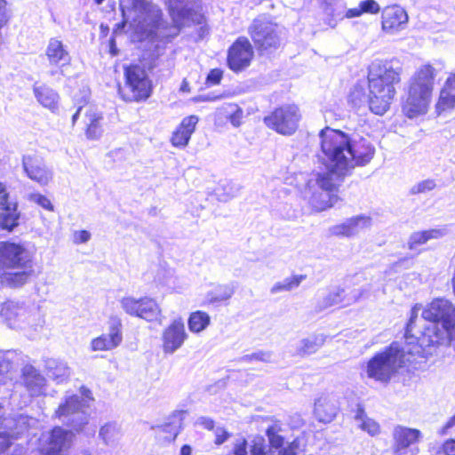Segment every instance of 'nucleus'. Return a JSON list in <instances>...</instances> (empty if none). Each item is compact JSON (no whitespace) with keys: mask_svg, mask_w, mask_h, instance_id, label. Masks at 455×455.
I'll return each mask as SVG.
<instances>
[{"mask_svg":"<svg viewBox=\"0 0 455 455\" xmlns=\"http://www.w3.org/2000/svg\"><path fill=\"white\" fill-rule=\"evenodd\" d=\"M319 138V159L327 171L317 175L316 183L324 192L320 194V201L313 196L312 204L317 211H323L336 204L339 198L332 192L355 166L370 163L375 148L365 139L355 140L345 132L329 127L320 132Z\"/></svg>","mask_w":455,"mask_h":455,"instance_id":"1","label":"nucleus"},{"mask_svg":"<svg viewBox=\"0 0 455 455\" xmlns=\"http://www.w3.org/2000/svg\"><path fill=\"white\" fill-rule=\"evenodd\" d=\"M402 71L397 60L372 61L368 68L369 94L362 85H355L349 94L350 104L357 109L368 107L376 115L385 114L395 95V85L400 83Z\"/></svg>","mask_w":455,"mask_h":455,"instance_id":"2","label":"nucleus"},{"mask_svg":"<svg viewBox=\"0 0 455 455\" xmlns=\"http://www.w3.org/2000/svg\"><path fill=\"white\" fill-rule=\"evenodd\" d=\"M422 317L428 322L424 331L416 338L422 354H432V348L449 345L455 349V306L447 299H436L422 311Z\"/></svg>","mask_w":455,"mask_h":455,"instance_id":"3","label":"nucleus"},{"mask_svg":"<svg viewBox=\"0 0 455 455\" xmlns=\"http://www.w3.org/2000/svg\"><path fill=\"white\" fill-rule=\"evenodd\" d=\"M35 275L33 254L20 243H0V282L12 288L21 287Z\"/></svg>","mask_w":455,"mask_h":455,"instance_id":"4","label":"nucleus"},{"mask_svg":"<svg viewBox=\"0 0 455 455\" xmlns=\"http://www.w3.org/2000/svg\"><path fill=\"white\" fill-rule=\"evenodd\" d=\"M123 22L116 25L115 33L126 26L140 37L148 36L159 27L162 12L160 8L146 0H121Z\"/></svg>","mask_w":455,"mask_h":455,"instance_id":"5","label":"nucleus"},{"mask_svg":"<svg viewBox=\"0 0 455 455\" xmlns=\"http://www.w3.org/2000/svg\"><path fill=\"white\" fill-rule=\"evenodd\" d=\"M436 69L430 64L420 66L408 84L407 97L403 104V114L414 118L427 113L434 89Z\"/></svg>","mask_w":455,"mask_h":455,"instance_id":"6","label":"nucleus"},{"mask_svg":"<svg viewBox=\"0 0 455 455\" xmlns=\"http://www.w3.org/2000/svg\"><path fill=\"white\" fill-rule=\"evenodd\" d=\"M422 350L416 345L413 350L393 342L384 351L376 354L366 366L367 376L382 383H387L397 371L410 361L409 355L420 354Z\"/></svg>","mask_w":455,"mask_h":455,"instance_id":"7","label":"nucleus"},{"mask_svg":"<svg viewBox=\"0 0 455 455\" xmlns=\"http://www.w3.org/2000/svg\"><path fill=\"white\" fill-rule=\"evenodd\" d=\"M92 400L91 390L85 387L80 388L79 395L67 393L55 411L54 417L62 424L80 431L88 423L86 409Z\"/></svg>","mask_w":455,"mask_h":455,"instance_id":"8","label":"nucleus"},{"mask_svg":"<svg viewBox=\"0 0 455 455\" xmlns=\"http://www.w3.org/2000/svg\"><path fill=\"white\" fill-rule=\"evenodd\" d=\"M300 118L299 109L296 105H284L265 116L264 123L277 133L289 136L297 131Z\"/></svg>","mask_w":455,"mask_h":455,"instance_id":"9","label":"nucleus"},{"mask_svg":"<svg viewBox=\"0 0 455 455\" xmlns=\"http://www.w3.org/2000/svg\"><path fill=\"white\" fill-rule=\"evenodd\" d=\"M126 84L124 91L120 89L126 101H139L149 97L151 92L150 81L146 71L140 66H131L125 68Z\"/></svg>","mask_w":455,"mask_h":455,"instance_id":"10","label":"nucleus"},{"mask_svg":"<svg viewBox=\"0 0 455 455\" xmlns=\"http://www.w3.org/2000/svg\"><path fill=\"white\" fill-rule=\"evenodd\" d=\"M249 33L259 51L276 49L280 45V28L265 18L255 19Z\"/></svg>","mask_w":455,"mask_h":455,"instance_id":"11","label":"nucleus"},{"mask_svg":"<svg viewBox=\"0 0 455 455\" xmlns=\"http://www.w3.org/2000/svg\"><path fill=\"white\" fill-rule=\"evenodd\" d=\"M0 314L11 328H24L23 324L27 323L36 330V327H42L44 323L38 313L28 314L24 305L18 301L4 302Z\"/></svg>","mask_w":455,"mask_h":455,"instance_id":"12","label":"nucleus"},{"mask_svg":"<svg viewBox=\"0 0 455 455\" xmlns=\"http://www.w3.org/2000/svg\"><path fill=\"white\" fill-rule=\"evenodd\" d=\"M73 436L71 431L56 427L41 435L38 451L41 455H67L71 447Z\"/></svg>","mask_w":455,"mask_h":455,"instance_id":"13","label":"nucleus"},{"mask_svg":"<svg viewBox=\"0 0 455 455\" xmlns=\"http://www.w3.org/2000/svg\"><path fill=\"white\" fill-rule=\"evenodd\" d=\"M9 363L3 360V355L0 354V383H4L7 379L6 373L8 372ZM27 430V420L23 416L18 419H5L4 426L0 427V454L7 450L12 442L20 436L24 431Z\"/></svg>","mask_w":455,"mask_h":455,"instance_id":"14","label":"nucleus"},{"mask_svg":"<svg viewBox=\"0 0 455 455\" xmlns=\"http://www.w3.org/2000/svg\"><path fill=\"white\" fill-rule=\"evenodd\" d=\"M393 455H416L419 452L417 444L423 438L420 430L402 425H397L392 432Z\"/></svg>","mask_w":455,"mask_h":455,"instance_id":"15","label":"nucleus"},{"mask_svg":"<svg viewBox=\"0 0 455 455\" xmlns=\"http://www.w3.org/2000/svg\"><path fill=\"white\" fill-rule=\"evenodd\" d=\"M119 303L126 314L147 321L156 319L161 313V309L156 300L148 297L135 299L132 296H126L122 298Z\"/></svg>","mask_w":455,"mask_h":455,"instance_id":"16","label":"nucleus"},{"mask_svg":"<svg viewBox=\"0 0 455 455\" xmlns=\"http://www.w3.org/2000/svg\"><path fill=\"white\" fill-rule=\"evenodd\" d=\"M253 56L254 52L250 41L241 36L228 49V66L235 73L243 71L251 65Z\"/></svg>","mask_w":455,"mask_h":455,"instance_id":"17","label":"nucleus"},{"mask_svg":"<svg viewBox=\"0 0 455 455\" xmlns=\"http://www.w3.org/2000/svg\"><path fill=\"white\" fill-rule=\"evenodd\" d=\"M188 337L183 319L178 317L172 320L162 333L164 353L172 355L183 346Z\"/></svg>","mask_w":455,"mask_h":455,"instance_id":"18","label":"nucleus"},{"mask_svg":"<svg viewBox=\"0 0 455 455\" xmlns=\"http://www.w3.org/2000/svg\"><path fill=\"white\" fill-rule=\"evenodd\" d=\"M22 166L27 176L40 185L48 184L52 178V172L46 167L43 159L38 156H23Z\"/></svg>","mask_w":455,"mask_h":455,"instance_id":"19","label":"nucleus"},{"mask_svg":"<svg viewBox=\"0 0 455 455\" xmlns=\"http://www.w3.org/2000/svg\"><path fill=\"white\" fill-rule=\"evenodd\" d=\"M19 216L17 204L9 199L5 185L0 182V228L12 230L18 225Z\"/></svg>","mask_w":455,"mask_h":455,"instance_id":"20","label":"nucleus"},{"mask_svg":"<svg viewBox=\"0 0 455 455\" xmlns=\"http://www.w3.org/2000/svg\"><path fill=\"white\" fill-rule=\"evenodd\" d=\"M407 22V12L398 5L387 7L382 12V29L387 34L394 35L404 29Z\"/></svg>","mask_w":455,"mask_h":455,"instance_id":"21","label":"nucleus"},{"mask_svg":"<svg viewBox=\"0 0 455 455\" xmlns=\"http://www.w3.org/2000/svg\"><path fill=\"white\" fill-rule=\"evenodd\" d=\"M183 415V411H175L164 424L153 426L151 428L156 437L166 443L174 441L180 431Z\"/></svg>","mask_w":455,"mask_h":455,"instance_id":"22","label":"nucleus"},{"mask_svg":"<svg viewBox=\"0 0 455 455\" xmlns=\"http://www.w3.org/2000/svg\"><path fill=\"white\" fill-rule=\"evenodd\" d=\"M22 384L30 396H39L46 390V379L32 365H26L22 369Z\"/></svg>","mask_w":455,"mask_h":455,"instance_id":"23","label":"nucleus"},{"mask_svg":"<svg viewBox=\"0 0 455 455\" xmlns=\"http://www.w3.org/2000/svg\"><path fill=\"white\" fill-rule=\"evenodd\" d=\"M339 411L336 400L330 395H322L315 402L314 414L323 423L331 422Z\"/></svg>","mask_w":455,"mask_h":455,"instance_id":"24","label":"nucleus"},{"mask_svg":"<svg viewBox=\"0 0 455 455\" xmlns=\"http://www.w3.org/2000/svg\"><path fill=\"white\" fill-rule=\"evenodd\" d=\"M198 121L199 118L194 115L183 118L181 124L172 134V144L179 148L186 147Z\"/></svg>","mask_w":455,"mask_h":455,"instance_id":"25","label":"nucleus"},{"mask_svg":"<svg viewBox=\"0 0 455 455\" xmlns=\"http://www.w3.org/2000/svg\"><path fill=\"white\" fill-rule=\"evenodd\" d=\"M339 304L347 306L345 290L339 286H335L318 297L315 308L316 312H322Z\"/></svg>","mask_w":455,"mask_h":455,"instance_id":"26","label":"nucleus"},{"mask_svg":"<svg viewBox=\"0 0 455 455\" xmlns=\"http://www.w3.org/2000/svg\"><path fill=\"white\" fill-rule=\"evenodd\" d=\"M175 27L180 28L188 20L192 12L190 0H165Z\"/></svg>","mask_w":455,"mask_h":455,"instance_id":"27","label":"nucleus"},{"mask_svg":"<svg viewBox=\"0 0 455 455\" xmlns=\"http://www.w3.org/2000/svg\"><path fill=\"white\" fill-rule=\"evenodd\" d=\"M34 96L44 108L54 111L58 108L59 94L46 84L35 83L33 85Z\"/></svg>","mask_w":455,"mask_h":455,"instance_id":"28","label":"nucleus"},{"mask_svg":"<svg viewBox=\"0 0 455 455\" xmlns=\"http://www.w3.org/2000/svg\"><path fill=\"white\" fill-rule=\"evenodd\" d=\"M46 56L51 65L64 66L70 61L66 46L60 40L51 38L46 48Z\"/></svg>","mask_w":455,"mask_h":455,"instance_id":"29","label":"nucleus"},{"mask_svg":"<svg viewBox=\"0 0 455 455\" xmlns=\"http://www.w3.org/2000/svg\"><path fill=\"white\" fill-rule=\"evenodd\" d=\"M104 341L111 350L118 347L123 342V323L117 315H111L108 321V332L103 333Z\"/></svg>","mask_w":455,"mask_h":455,"instance_id":"30","label":"nucleus"},{"mask_svg":"<svg viewBox=\"0 0 455 455\" xmlns=\"http://www.w3.org/2000/svg\"><path fill=\"white\" fill-rule=\"evenodd\" d=\"M44 366L47 376L57 383L66 381L71 374L68 363L62 361L48 358L45 360Z\"/></svg>","mask_w":455,"mask_h":455,"instance_id":"31","label":"nucleus"},{"mask_svg":"<svg viewBox=\"0 0 455 455\" xmlns=\"http://www.w3.org/2000/svg\"><path fill=\"white\" fill-rule=\"evenodd\" d=\"M103 116L100 113L92 109L91 107L86 110L85 113V135L89 140H99L102 133V123Z\"/></svg>","mask_w":455,"mask_h":455,"instance_id":"32","label":"nucleus"},{"mask_svg":"<svg viewBox=\"0 0 455 455\" xmlns=\"http://www.w3.org/2000/svg\"><path fill=\"white\" fill-rule=\"evenodd\" d=\"M455 107V74L451 76L441 90L436 104V110L440 113Z\"/></svg>","mask_w":455,"mask_h":455,"instance_id":"33","label":"nucleus"},{"mask_svg":"<svg viewBox=\"0 0 455 455\" xmlns=\"http://www.w3.org/2000/svg\"><path fill=\"white\" fill-rule=\"evenodd\" d=\"M445 235H447V229L445 228L414 232L409 238L408 246L411 250H413L417 246L422 245L431 239H438Z\"/></svg>","mask_w":455,"mask_h":455,"instance_id":"34","label":"nucleus"},{"mask_svg":"<svg viewBox=\"0 0 455 455\" xmlns=\"http://www.w3.org/2000/svg\"><path fill=\"white\" fill-rule=\"evenodd\" d=\"M325 342L323 334H314L302 339L298 347L297 353L299 355H307L315 353Z\"/></svg>","mask_w":455,"mask_h":455,"instance_id":"35","label":"nucleus"},{"mask_svg":"<svg viewBox=\"0 0 455 455\" xmlns=\"http://www.w3.org/2000/svg\"><path fill=\"white\" fill-rule=\"evenodd\" d=\"M355 420L360 429L368 433L371 436L377 435L380 432L379 424L374 419L369 418L363 408L361 406L357 407Z\"/></svg>","mask_w":455,"mask_h":455,"instance_id":"36","label":"nucleus"},{"mask_svg":"<svg viewBox=\"0 0 455 455\" xmlns=\"http://www.w3.org/2000/svg\"><path fill=\"white\" fill-rule=\"evenodd\" d=\"M234 293V285L219 284L207 292L206 299L210 304L220 303L228 300Z\"/></svg>","mask_w":455,"mask_h":455,"instance_id":"37","label":"nucleus"},{"mask_svg":"<svg viewBox=\"0 0 455 455\" xmlns=\"http://www.w3.org/2000/svg\"><path fill=\"white\" fill-rule=\"evenodd\" d=\"M305 279V275H294L288 276L283 280L274 283L270 288V293L275 295L282 292L291 291L297 289Z\"/></svg>","mask_w":455,"mask_h":455,"instance_id":"38","label":"nucleus"},{"mask_svg":"<svg viewBox=\"0 0 455 455\" xmlns=\"http://www.w3.org/2000/svg\"><path fill=\"white\" fill-rule=\"evenodd\" d=\"M323 2L325 5V13L331 17L328 24L331 28H334L337 24V20L344 19L343 13L345 12L346 4L343 0H323Z\"/></svg>","mask_w":455,"mask_h":455,"instance_id":"39","label":"nucleus"},{"mask_svg":"<svg viewBox=\"0 0 455 455\" xmlns=\"http://www.w3.org/2000/svg\"><path fill=\"white\" fill-rule=\"evenodd\" d=\"M211 323L210 315L204 311L193 312L188 321V329L193 333H199L204 331Z\"/></svg>","mask_w":455,"mask_h":455,"instance_id":"40","label":"nucleus"},{"mask_svg":"<svg viewBox=\"0 0 455 455\" xmlns=\"http://www.w3.org/2000/svg\"><path fill=\"white\" fill-rule=\"evenodd\" d=\"M99 435L106 445L114 446L121 437L120 427L116 423H107L100 429Z\"/></svg>","mask_w":455,"mask_h":455,"instance_id":"41","label":"nucleus"},{"mask_svg":"<svg viewBox=\"0 0 455 455\" xmlns=\"http://www.w3.org/2000/svg\"><path fill=\"white\" fill-rule=\"evenodd\" d=\"M347 220L353 235L371 226V218L366 215H358Z\"/></svg>","mask_w":455,"mask_h":455,"instance_id":"42","label":"nucleus"},{"mask_svg":"<svg viewBox=\"0 0 455 455\" xmlns=\"http://www.w3.org/2000/svg\"><path fill=\"white\" fill-rule=\"evenodd\" d=\"M222 109L224 110L230 123L235 127H238L241 125L242 119L243 117V111L241 108H239L235 104H227L222 108Z\"/></svg>","mask_w":455,"mask_h":455,"instance_id":"43","label":"nucleus"},{"mask_svg":"<svg viewBox=\"0 0 455 455\" xmlns=\"http://www.w3.org/2000/svg\"><path fill=\"white\" fill-rule=\"evenodd\" d=\"M281 455H305L306 443L301 439H295L287 447L279 451Z\"/></svg>","mask_w":455,"mask_h":455,"instance_id":"44","label":"nucleus"},{"mask_svg":"<svg viewBox=\"0 0 455 455\" xmlns=\"http://www.w3.org/2000/svg\"><path fill=\"white\" fill-rule=\"evenodd\" d=\"M251 455H272L270 450L267 449L265 439L261 436H256L251 440L250 445Z\"/></svg>","mask_w":455,"mask_h":455,"instance_id":"45","label":"nucleus"},{"mask_svg":"<svg viewBox=\"0 0 455 455\" xmlns=\"http://www.w3.org/2000/svg\"><path fill=\"white\" fill-rule=\"evenodd\" d=\"M435 182L433 180H425L414 185L411 188V193L413 195L426 193L433 190L435 188Z\"/></svg>","mask_w":455,"mask_h":455,"instance_id":"46","label":"nucleus"},{"mask_svg":"<svg viewBox=\"0 0 455 455\" xmlns=\"http://www.w3.org/2000/svg\"><path fill=\"white\" fill-rule=\"evenodd\" d=\"M330 233L336 236H353L347 220L341 224L331 227Z\"/></svg>","mask_w":455,"mask_h":455,"instance_id":"47","label":"nucleus"},{"mask_svg":"<svg viewBox=\"0 0 455 455\" xmlns=\"http://www.w3.org/2000/svg\"><path fill=\"white\" fill-rule=\"evenodd\" d=\"M419 310H420V306H419V305L414 306L411 309V317L407 323L406 331H405L406 340H409L410 339L414 338V334L412 333L413 324H414L415 319L418 317Z\"/></svg>","mask_w":455,"mask_h":455,"instance_id":"48","label":"nucleus"},{"mask_svg":"<svg viewBox=\"0 0 455 455\" xmlns=\"http://www.w3.org/2000/svg\"><path fill=\"white\" fill-rule=\"evenodd\" d=\"M362 13L375 14L380 11L379 4L375 0H363L360 3Z\"/></svg>","mask_w":455,"mask_h":455,"instance_id":"49","label":"nucleus"},{"mask_svg":"<svg viewBox=\"0 0 455 455\" xmlns=\"http://www.w3.org/2000/svg\"><path fill=\"white\" fill-rule=\"evenodd\" d=\"M29 200L39 204L41 207H43L45 210L52 211L53 206L51 203V201L44 196L41 194H31L29 195Z\"/></svg>","mask_w":455,"mask_h":455,"instance_id":"50","label":"nucleus"},{"mask_svg":"<svg viewBox=\"0 0 455 455\" xmlns=\"http://www.w3.org/2000/svg\"><path fill=\"white\" fill-rule=\"evenodd\" d=\"M90 348L92 351H110L111 348H108V344L104 341L102 336H99L92 339L90 344Z\"/></svg>","mask_w":455,"mask_h":455,"instance_id":"51","label":"nucleus"},{"mask_svg":"<svg viewBox=\"0 0 455 455\" xmlns=\"http://www.w3.org/2000/svg\"><path fill=\"white\" fill-rule=\"evenodd\" d=\"M223 72L220 68L212 69L207 77L206 84L211 85L219 84L222 79Z\"/></svg>","mask_w":455,"mask_h":455,"instance_id":"52","label":"nucleus"},{"mask_svg":"<svg viewBox=\"0 0 455 455\" xmlns=\"http://www.w3.org/2000/svg\"><path fill=\"white\" fill-rule=\"evenodd\" d=\"M268 438L269 443L273 448L280 449L284 443V438L282 434H271L266 433Z\"/></svg>","mask_w":455,"mask_h":455,"instance_id":"53","label":"nucleus"},{"mask_svg":"<svg viewBox=\"0 0 455 455\" xmlns=\"http://www.w3.org/2000/svg\"><path fill=\"white\" fill-rule=\"evenodd\" d=\"M233 455H248L245 439L236 440L233 448Z\"/></svg>","mask_w":455,"mask_h":455,"instance_id":"54","label":"nucleus"},{"mask_svg":"<svg viewBox=\"0 0 455 455\" xmlns=\"http://www.w3.org/2000/svg\"><path fill=\"white\" fill-rule=\"evenodd\" d=\"M363 289H355L348 295H346V305H351L356 302L364 293Z\"/></svg>","mask_w":455,"mask_h":455,"instance_id":"55","label":"nucleus"},{"mask_svg":"<svg viewBox=\"0 0 455 455\" xmlns=\"http://www.w3.org/2000/svg\"><path fill=\"white\" fill-rule=\"evenodd\" d=\"M284 425L278 419H271L270 425L267 427L266 433L282 434L284 431Z\"/></svg>","mask_w":455,"mask_h":455,"instance_id":"56","label":"nucleus"},{"mask_svg":"<svg viewBox=\"0 0 455 455\" xmlns=\"http://www.w3.org/2000/svg\"><path fill=\"white\" fill-rule=\"evenodd\" d=\"M91 239V233L86 230L77 231L74 235V242L76 243H84Z\"/></svg>","mask_w":455,"mask_h":455,"instance_id":"57","label":"nucleus"},{"mask_svg":"<svg viewBox=\"0 0 455 455\" xmlns=\"http://www.w3.org/2000/svg\"><path fill=\"white\" fill-rule=\"evenodd\" d=\"M198 426L203 427L205 429L212 430L214 427V421L212 419L208 417H200L196 420Z\"/></svg>","mask_w":455,"mask_h":455,"instance_id":"58","label":"nucleus"},{"mask_svg":"<svg viewBox=\"0 0 455 455\" xmlns=\"http://www.w3.org/2000/svg\"><path fill=\"white\" fill-rule=\"evenodd\" d=\"M443 451L445 455H455V440H447L443 445Z\"/></svg>","mask_w":455,"mask_h":455,"instance_id":"59","label":"nucleus"},{"mask_svg":"<svg viewBox=\"0 0 455 455\" xmlns=\"http://www.w3.org/2000/svg\"><path fill=\"white\" fill-rule=\"evenodd\" d=\"M228 437H229V434L226 430H224L222 428H218L217 431H216V441H215V443L217 444H221L225 441H227Z\"/></svg>","mask_w":455,"mask_h":455,"instance_id":"60","label":"nucleus"},{"mask_svg":"<svg viewBox=\"0 0 455 455\" xmlns=\"http://www.w3.org/2000/svg\"><path fill=\"white\" fill-rule=\"evenodd\" d=\"M363 13H362V10H361V7H357V8H351V9H348V10H345L343 15H344V18H347V19H351V18H355V17H359L361 16Z\"/></svg>","mask_w":455,"mask_h":455,"instance_id":"61","label":"nucleus"},{"mask_svg":"<svg viewBox=\"0 0 455 455\" xmlns=\"http://www.w3.org/2000/svg\"><path fill=\"white\" fill-rule=\"evenodd\" d=\"M269 358V355L265 353H255L250 355H246L244 357L245 360H258V361H267Z\"/></svg>","mask_w":455,"mask_h":455,"instance_id":"62","label":"nucleus"},{"mask_svg":"<svg viewBox=\"0 0 455 455\" xmlns=\"http://www.w3.org/2000/svg\"><path fill=\"white\" fill-rule=\"evenodd\" d=\"M455 427V415L452 416L447 423L441 428L439 434L444 435L447 434L448 429Z\"/></svg>","mask_w":455,"mask_h":455,"instance_id":"63","label":"nucleus"},{"mask_svg":"<svg viewBox=\"0 0 455 455\" xmlns=\"http://www.w3.org/2000/svg\"><path fill=\"white\" fill-rule=\"evenodd\" d=\"M180 455H192V447L188 444H185L180 449Z\"/></svg>","mask_w":455,"mask_h":455,"instance_id":"64","label":"nucleus"}]
</instances>
